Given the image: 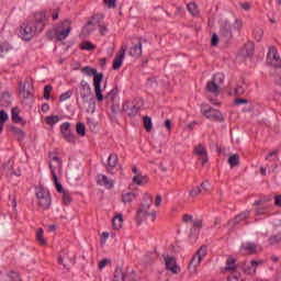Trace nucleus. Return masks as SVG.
<instances>
[{"label":"nucleus","instance_id":"1","mask_svg":"<svg viewBox=\"0 0 281 281\" xmlns=\"http://www.w3.org/2000/svg\"><path fill=\"white\" fill-rule=\"evenodd\" d=\"M81 71L82 74H86V76H93L95 98L98 102H102L104 100V95H102V80L104 79V75L102 72H98V69L92 68L90 66L83 67Z\"/></svg>","mask_w":281,"mask_h":281},{"label":"nucleus","instance_id":"2","mask_svg":"<svg viewBox=\"0 0 281 281\" xmlns=\"http://www.w3.org/2000/svg\"><path fill=\"white\" fill-rule=\"evenodd\" d=\"M267 63H270L272 67L276 69V83L281 87V59L280 55H278V49L276 46H271L268 53Z\"/></svg>","mask_w":281,"mask_h":281},{"label":"nucleus","instance_id":"3","mask_svg":"<svg viewBox=\"0 0 281 281\" xmlns=\"http://www.w3.org/2000/svg\"><path fill=\"white\" fill-rule=\"evenodd\" d=\"M38 32V25H34L32 20H26L20 27V36L23 41H32Z\"/></svg>","mask_w":281,"mask_h":281},{"label":"nucleus","instance_id":"4","mask_svg":"<svg viewBox=\"0 0 281 281\" xmlns=\"http://www.w3.org/2000/svg\"><path fill=\"white\" fill-rule=\"evenodd\" d=\"M201 113L204 115L207 120H212L213 122H225V116L221 111L212 108L209 104H202L201 106Z\"/></svg>","mask_w":281,"mask_h":281},{"label":"nucleus","instance_id":"5","mask_svg":"<svg viewBox=\"0 0 281 281\" xmlns=\"http://www.w3.org/2000/svg\"><path fill=\"white\" fill-rule=\"evenodd\" d=\"M136 218L138 223L146 221V218H150L154 222L157 218V212L150 211V202H144L137 210Z\"/></svg>","mask_w":281,"mask_h":281},{"label":"nucleus","instance_id":"6","mask_svg":"<svg viewBox=\"0 0 281 281\" xmlns=\"http://www.w3.org/2000/svg\"><path fill=\"white\" fill-rule=\"evenodd\" d=\"M36 198L41 210H49L52 207V195L47 189L41 188L36 192Z\"/></svg>","mask_w":281,"mask_h":281},{"label":"nucleus","instance_id":"7","mask_svg":"<svg viewBox=\"0 0 281 281\" xmlns=\"http://www.w3.org/2000/svg\"><path fill=\"white\" fill-rule=\"evenodd\" d=\"M71 34V21L65 20L56 26V40L65 41Z\"/></svg>","mask_w":281,"mask_h":281},{"label":"nucleus","instance_id":"8","mask_svg":"<svg viewBox=\"0 0 281 281\" xmlns=\"http://www.w3.org/2000/svg\"><path fill=\"white\" fill-rule=\"evenodd\" d=\"M29 21H32L33 25L38 26V32H43V30H45V22L49 21V15L47 14V11H38L35 12Z\"/></svg>","mask_w":281,"mask_h":281},{"label":"nucleus","instance_id":"9","mask_svg":"<svg viewBox=\"0 0 281 281\" xmlns=\"http://www.w3.org/2000/svg\"><path fill=\"white\" fill-rule=\"evenodd\" d=\"M92 93L93 92L91 91V86L89 85V82L82 79L79 85V95L85 104H87L89 100H93V98L91 97Z\"/></svg>","mask_w":281,"mask_h":281},{"label":"nucleus","instance_id":"10","mask_svg":"<svg viewBox=\"0 0 281 281\" xmlns=\"http://www.w3.org/2000/svg\"><path fill=\"white\" fill-rule=\"evenodd\" d=\"M207 255V247L202 246L196 251V254L192 257L191 261L189 262V269H196L201 265V261Z\"/></svg>","mask_w":281,"mask_h":281},{"label":"nucleus","instance_id":"11","mask_svg":"<svg viewBox=\"0 0 281 281\" xmlns=\"http://www.w3.org/2000/svg\"><path fill=\"white\" fill-rule=\"evenodd\" d=\"M60 133L69 144H76V135L71 132V123L65 122L60 126Z\"/></svg>","mask_w":281,"mask_h":281},{"label":"nucleus","instance_id":"12","mask_svg":"<svg viewBox=\"0 0 281 281\" xmlns=\"http://www.w3.org/2000/svg\"><path fill=\"white\" fill-rule=\"evenodd\" d=\"M142 110V106L137 104H133V102L127 101L123 104V111L130 117H136L137 113Z\"/></svg>","mask_w":281,"mask_h":281},{"label":"nucleus","instance_id":"13","mask_svg":"<svg viewBox=\"0 0 281 281\" xmlns=\"http://www.w3.org/2000/svg\"><path fill=\"white\" fill-rule=\"evenodd\" d=\"M165 265L167 271H171V273L175 274L181 273V268L177 265V259L175 257L167 256L165 258Z\"/></svg>","mask_w":281,"mask_h":281},{"label":"nucleus","instance_id":"14","mask_svg":"<svg viewBox=\"0 0 281 281\" xmlns=\"http://www.w3.org/2000/svg\"><path fill=\"white\" fill-rule=\"evenodd\" d=\"M14 54V48L8 42L0 43V61Z\"/></svg>","mask_w":281,"mask_h":281},{"label":"nucleus","instance_id":"15","mask_svg":"<svg viewBox=\"0 0 281 281\" xmlns=\"http://www.w3.org/2000/svg\"><path fill=\"white\" fill-rule=\"evenodd\" d=\"M260 265H265L263 260H251L250 266L244 265L243 271L246 276H254L256 274V269L260 267Z\"/></svg>","mask_w":281,"mask_h":281},{"label":"nucleus","instance_id":"16","mask_svg":"<svg viewBox=\"0 0 281 281\" xmlns=\"http://www.w3.org/2000/svg\"><path fill=\"white\" fill-rule=\"evenodd\" d=\"M126 56V46H122L119 54L114 57L112 69L117 70L124 64V57Z\"/></svg>","mask_w":281,"mask_h":281},{"label":"nucleus","instance_id":"17","mask_svg":"<svg viewBox=\"0 0 281 281\" xmlns=\"http://www.w3.org/2000/svg\"><path fill=\"white\" fill-rule=\"evenodd\" d=\"M20 94L24 100L32 98V82L30 80H25L22 89L20 90Z\"/></svg>","mask_w":281,"mask_h":281},{"label":"nucleus","instance_id":"18","mask_svg":"<svg viewBox=\"0 0 281 281\" xmlns=\"http://www.w3.org/2000/svg\"><path fill=\"white\" fill-rule=\"evenodd\" d=\"M194 154L198 155V157H200V159H202V166L207 164V149H205V147H203V145H198L194 148Z\"/></svg>","mask_w":281,"mask_h":281},{"label":"nucleus","instance_id":"19","mask_svg":"<svg viewBox=\"0 0 281 281\" xmlns=\"http://www.w3.org/2000/svg\"><path fill=\"white\" fill-rule=\"evenodd\" d=\"M206 91H209V93H213L215 97L221 95V88L218 87V83H216V80H214V78L207 81Z\"/></svg>","mask_w":281,"mask_h":281},{"label":"nucleus","instance_id":"20","mask_svg":"<svg viewBox=\"0 0 281 281\" xmlns=\"http://www.w3.org/2000/svg\"><path fill=\"white\" fill-rule=\"evenodd\" d=\"M97 183H98V186H104V188H106L108 190H113V188L115 186V181L109 180V177H106L104 175L99 176Z\"/></svg>","mask_w":281,"mask_h":281},{"label":"nucleus","instance_id":"21","mask_svg":"<svg viewBox=\"0 0 281 281\" xmlns=\"http://www.w3.org/2000/svg\"><path fill=\"white\" fill-rule=\"evenodd\" d=\"M221 34L229 41L232 38V24H229V21H224L221 25Z\"/></svg>","mask_w":281,"mask_h":281},{"label":"nucleus","instance_id":"22","mask_svg":"<svg viewBox=\"0 0 281 281\" xmlns=\"http://www.w3.org/2000/svg\"><path fill=\"white\" fill-rule=\"evenodd\" d=\"M119 161H120V158L117 157V154H110L108 158V165L105 166L106 171L111 172L114 168H116Z\"/></svg>","mask_w":281,"mask_h":281},{"label":"nucleus","instance_id":"23","mask_svg":"<svg viewBox=\"0 0 281 281\" xmlns=\"http://www.w3.org/2000/svg\"><path fill=\"white\" fill-rule=\"evenodd\" d=\"M240 249L241 251H248L250 255L258 254V245L255 243L241 244Z\"/></svg>","mask_w":281,"mask_h":281},{"label":"nucleus","instance_id":"24","mask_svg":"<svg viewBox=\"0 0 281 281\" xmlns=\"http://www.w3.org/2000/svg\"><path fill=\"white\" fill-rule=\"evenodd\" d=\"M11 115H12V121L15 123V124H22V125H25L27 124V122L21 117L19 115V108H12L11 110Z\"/></svg>","mask_w":281,"mask_h":281},{"label":"nucleus","instance_id":"25","mask_svg":"<svg viewBox=\"0 0 281 281\" xmlns=\"http://www.w3.org/2000/svg\"><path fill=\"white\" fill-rule=\"evenodd\" d=\"M123 223H124V215H122V213H119L112 220V226L114 227V229H121Z\"/></svg>","mask_w":281,"mask_h":281},{"label":"nucleus","instance_id":"26","mask_svg":"<svg viewBox=\"0 0 281 281\" xmlns=\"http://www.w3.org/2000/svg\"><path fill=\"white\" fill-rule=\"evenodd\" d=\"M130 56L134 58H139V56H142V42H138L130 49Z\"/></svg>","mask_w":281,"mask_h":281},{"label":"nucleus","instance_id":"27","mask_svg":"<svg viewBox=\"0 0 281 281\" xmlns=\"http://www.w3.org/2000/svg\"><path fill=\"white\" fill-rule=\"evenodd\" d=\"M133 182L136 183V186H146V183H148V176H142L140 173H137L133 178Z\"/></svg>","mask_w":281,"mask_h":281},{"label":"nucleus","instance_id":"28","mask_svg":"<svg viewBox=\"0 0 281 281\" xmlns=\"http://www.w3.org/2000/svg\"><path fill=\"white\" fill-rule=\"evenodd\" d=\"M137 199V194L135 192H127L122 194L123 203H133Z\"/></svg>","mask_w":281,"mask_h":281},{"label":"nucleus","instance_id":"29","mask_svg":"<svg viewBox=\"0 0 281 281\" xmlns=\"http://www.w3.org/2000/svg\"><path fill=\"white\" fill-rule=\"evenodd\" d=\"M240 164V156L238 154H233L228 157V165L231 168H236Z\"/></svg>","mask_w":281,"mask_h":281},{"label":"nucleus","instance_id":"30","mask_svg":"<svg viewBox=\"0 0 281 281\" xmlns=\"http://www.w3.org/2000/svg\"><path fill=\"white\" fill-rule=\"evenodd\" d=\"M245 52H246V56L248 58H251V56H254V52H256V47L254 45V42H248L246 45H245Z\"/></svg>","mask_w":281,"mask_h":281},{"label":"nucleus","instance_id":"31","mask_svg":"<svg viewBox=\"0 0 281 281\" xmlns=\"http://www.w3.org/2000/svg\"><path fill=\"white\" fill-rule=\"evenodd\" d=\"M126 280V274H124V271L122 268L117 267L114 271V281H124Z\"/></svg>","mask_w":281,"mask_h":281},{"label":"nucleus","instance_id":"32","mask_svg":"<svg viewBox=\"0 0 281 281\" xmlns=\"http://www.w3.org/2000/svg\"><path fill=\"white\" fill-rule=\"evenodd\" d=\"M247 91V83L245 81H241V83L237 85L235 89V95H245Z\"/></svg>","mask_w":281,"mask_h":281},{"label":"nucleus","instance_id":"33","mask_svg":"<svg viewBox=\"0 0 281 281\" xmlns=\"http://www.w3.org/2000/svg\"><path fill=\"white\" fill-rule=\"evenodd\" d=\"M45 234V232L43 231V228H38L36 232V240L37 243H40V245H47V240L45 239V237L43 236Z\"/></svg>","mask_w":281,"mask_h":281},{"label":"nucleus","instance_id":"34","mask_svg":"<svg viewBox=\"0 0 281 281\" xmlns=\"http://www.w3.org/2000/svg\"><path fill=\"white\" fill-rule=\"evenodd\" d=\"M143 124L147 133H150V131H153V119L150 116H144Z\"/></svg>","mask_w":281,"mask_h":281},{"label":"nucleus","instance_id":"35","mask_svg":"<svg viewBox=\"0 0 281 281\" xmlns=\"http://www.w3.org/2000/svg\"><path fill=\"white\" fill-rule=\"evenodd\" d=\"M45 122L46 124H48V126H54V124H58V122H60V116L58 115L46 116Z\"/></svg>","mask_w":281,"mask_h":281},{"label":"nucleus","instance_id":"36","mask_svg":"<svg viewBox=\"0 0 281 281\" xmlns=\"http://www.w3.org/2000/svg\"><path fill=\"white\" fill-rule=\"evenodd\" d=\"M8 113L3 110L0 111V133H3V125L8 122Z\"/></svg>","mask_w":281,"mask_h":281},{"label":"nucleus","instance_id":"37","mask_svg":"<svg viewBox=\"0 0 281 281\" xmlns=\"http://www.w3.org/2000/svg\"><path fill=\"white\" fill-rule=\"evenodd\" d=\"M2 168L3 170H7V175H9L10 177H12L13 175H16V172L12 170V160H8L3 162Z\"/></svg>","mask_w":281,"mask_h":281},{"label":"nucleus","instance_id":"38","mask_svg":"<svg viewBox=\"0 0 281 281\" xmlns=\"http://www.w3.org/2000/svg\"><path fill=\"white\" fill-rule=\"evenodd\" d=\"M0 102L3 106H10V92H3L0 97Z\"/></svg>","mask_w":281,"mask_h":281},{"label":"nucleus","instance_id":"39","mask_svg":"<svg viewBox=\"0 0 281 281\" xmlns=\"http://www.w3.org/2000/svg\"><path fill=\"white\" fill-rule=\"evenodd\" d=\"M226 271H236V259L234 258H228L226 260V267H225Z\"/></svg>","mask_w":281,"mask_h":281},{"label":"nucleus","instance_id":"40","mask_svg":"<svg viewBox=\"0 0 281 281\" xmlns=\"http://www.w3.org/2000/svg\"><path fill=\"white\" fill-rule=\"evenodd\" d=\"M187 8L190 14H192L193 16H199V7L196 5V3L191 2L187 5Z\"/></svg>","mask_w":281,"mask_h":281},{"label":"nucleus","instance_id":"41","mask_svg":"<svg viewBox=\"0 0 281 281\" xmlns=\"http://www.w3.org/2000/svg\"><path fill=\"white\" fill-rule=\"evenodd\" d=\"M247 218H249V212H244V213H240L239 215H237L233 220V223H234V225H238L240 223V221H247Z\"/></svg>","mask_w":281,"mask_h":281},{"label":"nucleus","instance_id":"42","mask_svg":"<svg viewBox=\"0 0 281 281\" xmlns=\"http://www.w3.org/2000/svg\"><path fill=\"white\" fill-rule=\"evenodd\" d=\"M80 49H86L87 52H93L95 49V45L93 43L86 41L80 44Z\"/></svg>","mask_w":281,"mask_h":281},{"label":"nucleus","instance_id":"43","mask_svg":"<svg viewBox=\"0 0 281 281\" xmlns=\"http://www.w3.org/2000/svg\"><path fill=\"white\" fill-rule=\"evenodd\" d=\"M11 133H13V135L18 137L19 140L25 137V133L19 127H11Z\"/></svg>","mask_w":281,"mask_h":281},{"label":"nucleus","instance_id":"44","mask_svg":"<svg viewBox=\"0 0 281 281\" xmlns=\"http://www.w3.org/2000/svg\"><path fill=\"white\" fill-rule=\"evenodd\" d=\"M100 23H102V15H94L92 16L91 21H88L87 25H95L100 26Z\"/></svg>","mask_w":281,"mask_h":281},{"label":"nucleus","instance_id":"45","mask_svg":"<svg viewBox=\"0 0 281 281\" xmlns=\"http://www.w3.org/2000/svg\"><path fill=\"white\" fill-rule=\"evenodd\" d=\"M76 131L80 137H85V135H87V127L82 123H77Z\"/></svg>","mask_w":281,"mask_h":281},{"label":"nucleus","instance_id":"46","mask_svg":"<svg viewBox=\"0 0 281 281\" xmlns=\"http://www.w3.org/2000/svg\"><path fill=\"white\" fill-rule=\"evenodd\" d=\"M268 243L269 245H278V243H281V233L270 236Z\"/></svg>","mask_w":281,"mask_h":281},{"label":"nucleus","instance_id":"47","mask_svg":"<svg viewBox=\"0 0 281 281\" xmlns=\"http://www.w3.org/2000/svg\"><path fill=\"white\" fill-rule=\"evenodd\" d=\"M54 183H55V187H56V190L57 192H59L60 194H63L65 192V189L63 188V184H60V182H58V176L57 175H54Z\"/></svg>","mask_w":281,"mask_h":281},{"label":"nucleus","instance_id":"48","mask_svg":"<svg viewBox=\"0 0 281 281\" xmlns=\"http://www.w3.org/2000/svg\"><path fill=\"white\" fill-rule=\"evenodd\" d=\"M254 34H255V38L258 41V43H260V41H262V36H265V31L260 27H257L254 31Z\"/></svg>","mask_w":281,"mask_h":281},{"label":"nucleus","instance_id":"49","mask_svg":"<svg viewBox=\"0 0 281 281\" xmlns=\"http://www.w3.org/2000/svg\"><path fill=\"white\" fill-rule=\"evenodd\" d=\"M115 98H117V90H112L108 93V95L105 97V100H108V102L114 103Z\"/></svg>","mask_w":281,"mask_h":281},{"label":"nucleus","instance_id":"50","mask_svg":"<svg viewBox=\"0 0 281 281\" xmlns=\"http://www.w3.org/2000/svg\"><path fill=\"white\" fill-rule=\"evenodd\" d=\"M199 234H201L199 228L191 227L189 238H191V240H196V238H199Z\"/></svg>","mask_w":281,"mask_h":281},{"label":"nucleus","instance_id":"51","mask_svg":"<svg viewBox=\"0 0 281 281\" xmlns=\"http://www.w3.org/2000/svg\"><path fill=\"white\" fill-rule=\"evenodd\" d=\"M63 202L66 204V205H69V203H71V194L69 193V191H64L63 193Z\"/></svg>","mask_w":281,"mask_h":281},{"label":"nucleus","instance_id":"52","mask_svg":"<svg viewBox=\"0 0 281 281\" xmlns=\"http://www.w3.org/2000/svg\"><path fill=\"white\" fill-rule=\"evenodd\" d=\"M194 229H199L201 232L202 227H203V220L201 218H195L193 220V226Z\"/></svg>","mask_w":281,"mask_h":281},{"label":"nucleus","instance_id":"53","mask_svg":"<svg viewBox=\"0 0 281 281\" xmlns=\"http://www.w3.org/2000/svg\"><path fill=\"white\" fill-rule=\"evenodd\" d=\"M46 38L48 41H54V38H56V26L54 29H50L49 31H47Z\"/></svg>","mask_w":281,"mask_h":281},{"label":"nucleus","instance_id":"54","mask_svg":"<svg viewBox=\"0 0 281 281\" xmlns=\"http://www.w3.org/2000/svg\"><path fill=\"white\" fill-rule=\"evenodd\" d=\"M52 89L53 87L50 85L44 87V100H49V93H52Z\"/></svg>","mask_w":281,"mask_h":281},{"label":"nucleus","instance_id":"55","mask_svg":"<svg viewBox=\"0 0 281 281\" xmlns=\"http://www.w3.org/2000/svg\"><path fill=\"white\" fill-rule=\"evenodd\" d=\"M9 278L11 281H21V274H19V272L15 271L9 272Z\"/></svg>","mask_w":281,"mask_h":281},{"label":"nucleus","instance_id":"56","mask_svg":"<svg viewBox=\"0 0 281 281\" xmlns=\"http://www.w3.org/2000/svg\"><path fill=\"white\" fill-rule=\"evenodd\" d=\"M71 95H72L71 90L66 91L65 93L60 94L59 102H65L66 100H69Z\"/></svg>","mask_w":281,"mask_h":281},{"label":"nucleus","instance_id":"57","mask_svg":"<svg viewBox=\"0 0 281 281\" xmlns=\"http://www.w3.org/2000/svg\"><path fill=\"white\" fill-rule=\"evenodd\" d=\"M199 194H201V187H195L189 192V195L192 199H194V196H199Z\"/></svg>","mask_w":281,"mask_h":281},{"label":"nucleus","instance_id":"58","mask_svg":"<svg viewBox=\"0 0 281 281\" xmlns=\"http://www.w3.org/2000/svg\"><path fill=\"white\" fill-rule=\"evenodd\" d=\"M213 79L215 80V82L220 80V85H223L225 82V76H223V74L214 75Z\"/></svg>","mask_w":281,"mask_h":281},{"label":"nucleus","instance_id":"59","mask_svg":"<svg viewBox=\"0 0 281 281\" xmlns=\"http://www.w3.org/2000/svg\"><path fill=\"white\" fill-rule=\"evenodd\" d=\"M211 45L212 47H216V45H218V35L216 33H214L211 37Z\"/></svg>","mask_w":281,"mask_h":281},{"label":"nucleus","instance_id":"60","mask_svg":"<svg viewBox=\"0 0 281 281\" xmlns=\"http://www.w3.org/2000/svg\"><path fill=\"white\" fill-rule=\"evenodd\" d=\"M182 221H183V223H192L194 221V217L190 214H184L182 216Z\"/></svg>","mask_w":281,"mask_h":281},{"label":"nucleus","instance_id":"61","mask_svg":"<svg viewBox=\"0 0 281 281\" xmlns=\"http://www.w3.org/2000/svg\"><path fill=\"white\" fill-rule=\"evenodd\" d=\"M234 104H236V105L249 104V100L237 98V99H235Z\"/></svg>","mask_w":281,"mask_h":281},{"label":"nucleus","instance_id":"62","mask_svg":"<svg viewBox=\"0 0 281 281\" xmlns=\"http://www.w3.org/2000/svg\"><path fill=\"white\" fill-rule=\"evenodd\" d=\"M49 159H52L53 161H57V164H63V160H60V158L56 155H54V153H49L48 154Z\"/></svg>","mask_w":281,"mask_h":281},{"label":"nucleus","instance_id":"63","mask_svg":"<svg viewBox=\"0 0 281 281\" xmlns=\"http://www.w3.org/2000/svg\"><path fill=\"white\" fill-rule=\"evenodd\" d=\"M88 126H89V128H90V131H95V122L93 121V120H91V119H88Z\"/></svg>","mask_w":281,"mask_h":281},{"label":"nucleus","instance_id":"64","mask_svg":"<svg viewBox=\"0 0 281 281\" xmlns=\"http://www.w3.org/2000/svg\"><path fill=\"white\" fill-rule=\"evenodd\" d=\"M108 8H115V0H103Z\"/></svg>","mask_w":281,"mask_h":281}]
</instances>
